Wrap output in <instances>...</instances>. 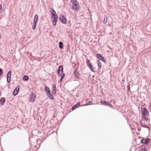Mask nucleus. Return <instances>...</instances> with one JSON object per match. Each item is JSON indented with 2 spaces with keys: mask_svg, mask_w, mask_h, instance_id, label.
<instances>
[{
  "mask_svg": "<svg viewBox=\"0 0 151 151\" xmlns=\"http://www.w3.org/2000/svg\"><path fill=\"white\" fill-rule=\"evenodd\" d=\"M2 72H3L1 68H0V75L1 74V73H2Z\"/></svg>",
  "mask_w": 151,
  "mask_h": 151,
  "instance_id": "c756f323",
  "label": "nucleus"
},
{
  "mask_svg": "<svg viewBox=\"0 0 151 151\" xmlns=\"http://www.w3.org/2000/svg\"><path fill=\"white\" fill-rule=\"evenodd\" d=\"M141 126L143 127L147 128V129H149V127L148 125H143V124L142 123H141Z\"/></svg>",
  "mask_w": 151,
  "mask_h": 151,
  "instance_id": "412c9836",
  "label": "nucleus"
},
{
  "mask_svg": "<svg viewBox=\"0 0 151 151\" xmlns=\"http://www.w3.org/2000/svg\"><path fill=\"white\" fill-rule=\"evenodd\" d=\"M142 112L144 117H145V115H147L149 114V112L147 109L144 108L143 110H142Z\"/></svg>",
  "mask_w": 151,
  "mask_h": 151,
  "instance_id": "0eeeda50",
  "label": "nucleus"
},
{
  "mask_svg": "<svg viewBox=\"0 0 151 151\" xmlns=\"http://www.w3.org/2000/svg\"><path fill=\"white\" fill-rule=\"evenodd\" d=\"M100 102L101 104H107V103L105 101H104L103 100H101L100 101Z\"/></svg>",
  "mask_w": 151,
  "mask_h": 151,
  "instance_id": "bb28decb",
  "label": "nucleus"
},
{
  "mask_svg": "<svg viewBox=\"0 0 151 151\" xmlns=\"http://www.w3.org/2000/svg\"><path fill=\"white\" fill-rule=\"evenodd\" d=\"M63 72V68L62 65H60L57 71V73L58 77H60L62 76Z\"/></svg>",
  "mask_w": 151,
  "mask_h": 151,
  "instance_id": "f03ea898",
  "label": "nucleus"
},
{
  "mask_svg": "<svg viewBox=\"0 0 151 151\" xmlns=\"http://www.w3.org/2000/svg\"><path fill=\"white\" fill-rule=\"evenodd\" d=\"M150 140V139L149 138H147L145 140L142 139L141 140V142L142 143L147 144L149 142Z\"/></svg>",
  "mask_w": 151,
  "mask_h": 151,
  "instance_id": "1a4fd4ad",
  "label": "nucleus"
},
{
  "mask_svg": "<svg viewBox=\"0 0 151 151\" xmlns=\"http://www.w3.org/2000/svg\"><path fill=\"white\" fill-rule=\"evenodd\" d=\"M38 19V16L37 14H36L35 17L34 19V22L37 23Z\"/></svg>",
  "mask_w": 151,
  "mask_h": 151,
  "instance_id": "f3484780",
  "label": "nucleus"
},
{
  "mask_svg": "<svg viewBox=\"0 0 151 151\" xmlns=\"http://www.w3.org/2000/svg\"><path fill=\"white\" fill-rule=\"evenodd\" d=\"M12 72L11 71H9L7 75V82L10 83V80L8 81V79L11 78Z\"/></svg>",
  "mask_w": 151,
  "mask_h": 151,
  "instance_id": "9b49d317",
  "label": "nucleus"
},
{
  "mask_svg": "<svg viewBox=\"0 0 151 151\" xmlns=\"http://www.w3.org/2000/svg\"><path fill=\"white\" fill-rule=\"evenodd\" d=\"M107 22V17H104V20L103 23L104 24H105Z\"/></svg>",
  "mask_w": 151,
  "mask_h": 151,
  "instance_id": "a878e982",
  "label": "nucleus"
},
{
  "mask_svg": "<svg viewBox=\"0 0 151 151\" xmlns=\"http://www.w3.org/2000/svg\"><path fill=\"white\" fill-rule=\"evenodd\" d=\"M0 38H1V36H0Z\"/></svg>",
  "mask_w": 151,
  "mask_h": 151,
  "instance_id": "e433bc0d",
  "label": "nucleus"
},
{
  "mask_svg": "<svg viewBox=\"0 0 151 151\" xmlns=\"http://www.w3.org/2000/svg\"><path fill=\"white\" fill-rule=\"evenodd\" d=\"M144 117L145 121H147V120L148 119L145 116V117Z\"/></svg>",
  "mask_w": 151,
  "mask_h": 151,
  "instance_id": "7c9ffc66",
  "label": "nucleus"
},
{
  "mask_svg": "<svg viewBox=\"0 0 151 151\" xmlns=\"http://www.w3.org/2000/svg\"><path fill=\"white\" fill-rule=\"evenodd\" d=\"M65 76V74L64 73H63V74L62 75V76H61V78L60 80V82H61L63 80V78Z\"/></svg>",
  "mask_w": 151,
  "mask_h": 151,
  "instance_id": "5701e85b",
  "label": "nucleus"
},
{
  "mask_svg": "<svg viewBox=\"0 0 151 151\" xmlns=\"http://www.w3.org/2000/svg\"><path fill=\"white\" fill-rule=\"evenodd\" d=\"M52 89V92L55 95L56 94V89Z\"/></svg>",
  "mask_w": 151,
  "mask_h": 151,
  "instance_id": "cd10ccee",
  "label": "nucleus"
},
{
  "mask_svg": "<svg viewBox=\"0 0 151 151\" xmlns=\"http://www.w3.org/2000/svg\"><path fill=\"white\" fill-rule=\"evenodd\" d=\"M56 86L55 85V84L53 85L52 89H54L55 90V89H56Z\"/></svg>",
  "mask_w": 151,
  "mask_h": 151,
  "instance_id": "c85d7f7f",
  "label": "nucleus"
},
{
  "mask_svg": "<svg viewBox=\"0 0 151 151\" xmlns=\"http://www.w3.org/2000/svg\"><path fill=\"white\" fill-rule=\"evenodd\" d=\"M96 56L98 58L104 62H105L106 61V60L104 59V58L101 54H97Z\"/></svg>",
  "mask_w": 151,
  "mask_h": 151,
  "instance_id": "6e6552de",
  "label": "nucleus"
},
{
  "mask_svg": "<svg viewBox=\"0 0 151 151\" xmlns=\"http://www.w3.org/2000/svg\"><path fill=\"white\" fill-rule=\"evenodd\" d=\"M91 103V102H88V103H87L86 104V106H87V105H90V103Z\"/></svg>",
  "mask_w": 151,
  "mask_h": 151,
  "instance_id": "2f4dec72",
  "label": "nucleus"
},
{
  "mask_svg": "<svg viewBox=\"0 0 151 151\" xmlns=\"http://www.w3.org/2000/svg\"><path fill=\"white\" fill-rule=\"evenodd\" d=\"M80 103L79 102H78L75 105L73 106L76 108V109L78 108L79 106L80 105Z\"/></svg>",
  "mask_w": 151,
  "mask_h": 151,
  "instance_id": "393cba45",
  "label": "nucleus"
},
{
  "mask_svg": "<svg viewBox=\"0 0 151 151\" xmlns=\"http://www.w3.org/2000/svg\"><path fill=\"white\" fill-rule=\"evenodd\" d=\"M1 104V105H3L5 101V99L4 97L2 98L0 100Z\"/></svg>",
  "mask_w": 151,
  "mask_h": 151,
  "instance_id": "4468645a",
  "label": "nucleus"
},
{
  "mask_svg": "<svg viewBox=\"0 0 151 151\" xmlns=\"http://www.w3.org/2000/svg\"><path fill=\"white\" fill-rule=\"evenodd\" d=\"M59 47L60 49H63V44L61 42H60L59 43Z\"/></svg>",
  "mask_w": 151,
  "mask_h": 151,
  "instance_id": "a211bd4d",
  "label": "nucleus"
},
{
  "mask_svg": "<svg viewBox=\"0 0 151 151\" xmlns=\"http://www.w3.org/2000/svg\"><path fill=\"white\" fill-rule=\"evenodd\" d=\"M19 87L17 86L13 92V94L14 96H15L19 92Z\"/></svg>",
  "mask_w": 151,
  "mask_h": 151,
  "instance_id": "9d476101",
  "label": "nucleus"
},
{
  "mask_svg": "<svg viewBox=\"0 0 151 151\" xmlns=\"http://www.w3.org/2000/svg\"><path fill=\"white\" fill-rule=\"evenodd\" d=\"M71 2L73 4V9L76 11H77L79 6L78 1L76 0H71Z\"/></svg>",
  "mask_w": 151,
  "mask_h": 151,
  "instance_id": "f257e3e1",
  "label": "nucleus"
},
{
  "mask_svg": "<svg viewBox=\"0 0 151 151\" xmlns=\"http://www.w3.org/2000/svg\"><path fill=\"white\" fill-rule=\"evenodd\" d=\"M75 109L76 108L74 106H73L71 108V109L72 110H73Z\"/></svg>",
  "mask_w": 151,
  "mask_h": 151,
  "instance_id": "473e14b6",
  "label": "nucleus"
},
{
  "mask_svg": "<svg viewBox=\"0 0 151 151\" xmlns=\"http://www.w3.org/2000/svg\"><path fill=\"white\" fill-rule=\"evenodd\" d=\"M59 19L62 23L65 24L66 23V18L64 16H60Z\"/></svg>",
  "mask_w": 151,
  "mask_h": 151,
  "instance_id": "423d86ee",
  "label": "nucleus"
},
{
  "mask_svg": "<svg viewBox=\"0 0 151 151\" xmlns=\"http://www.w3.org/2000/svg\"><path fill=\"white\" fill-rule=\"evenodd\" d=\"M69 47V45H68V46H67V50H68V47Z\"/></svg>",
  "mask_w": 151,
  "mask_h": 151,
  "instance_id": "f704fd0d",
  "label": "nucleus"
},
{
  "mask_svg": "<svg viewBox=\"0 0 151 151\" xmlns=\"http://www.w3.org/2000/svg\"><path fill=\"white\" fill-rule=\"evenodd\" d=\"M86 63L87 66L89 67V68L90 69V70L93 72H94V70H93V68L91 64V63L90 62L89 60L87 59Z\"/></svg>",
  "mask_w": 151,
  "mask_h": 151,
  "instance_id": "39448f33",
  "label": "nucleus"
},
{
  "mask_svg": "<svg viewBox=\"0 0 151 151\" xmlns=\"http://www.w3.org/2000/svg\"><path fill=\"white\" fill-rule=\"evenodd\" d=\"M130 84L129 83H128L127 85V91H129L130 90Z\"/></svg>",
  "mask_w": 151,
  "mask_h": 151,
  "instance_id": "b1692460",
  "label": "nucleus"
},
{
  "mask_svg": "<svg viewBox=\"0 0 151 151\" xmlns=\"http://www.w3.org/2000/svg\"><path fill=\"white\" fill-rule=\"evenodd\" d=\"M74 75L75 76L76 78H78L79 77V74L78 72L76 69L74 70Z\"/></svg>",
  "mask_w": 151,
  "mask_h": 151,
  "instance_id": "ddd939ff",
  "label": "nucleus"
},
{
  "mask_svg": "<svg viewBox=\"0 0 151 151\" xmlns=\"http://www.w3.org/2000/svg\"><path fill=\"white\" fill-rule=\"evenodd\" d=\"M50 12L51 13L52 16L57 15L55 11L52 8H50Z\"/></svg>",
  "mask_w": 151,
  "mask_h": 151,
  "instance_id": "f8f14e48",
  "label": "nucleus"
},
{
  "mask_svg": "<svg viewBox=\"0 0 151 151\" xmlns=\"http://www.w3.org/2000/svg\"><path fill=\"white\" fill-rule=\"evenodd\" d=\"M45 91L46 93L47 94L48 93H50V91L49 87L47 86H45Z\"/></svg>",
  "mask_w": 151,
  "mask_h": 151,
  "instance_id": "2eb2a0df",
  "label": "nucleus"
},
{
  "mask_svg": "<svg viewBox=\"0 0 151 151\" xmlns=\"http://www.w3.org/2000/svg\"><path fill=\"white\" fill-rule=\"evenodd\" d=\"M36 95L33 93H31L30 96L29 101L31 102H34L35 101Z\"/></svg>",
  "mask_w": 151,
  "mask_h": 151,
  "instance_id": "7ed1b4c3",
  "label": "nucleus"
},
{
  "mask_svg": "<svg viewBox=\"0 0 151 151\" xmlns=\"http://www.w3.org/2000/svg\"><path fill=\"white\" fill-rule=\"evenodd\" d=\"M142 151H147V150L145 148H143L142 149Z\"/></svg>",
  "mask_w": 151,
  "mask_h": 151,
  "instance_id": "72a5a7b5",
  "label": "nucleus"
},
{
  "mask_svg": "<svg viewBox=\"0 0 151 151\" xmlns=\"http://www.w3.org/2000/svg\"><path fill=\"white\" fill-rule=\"evenodd\" d=\"M47 96H48V97L49 99H54V96L52 94H51L50 93L47 94Z\"/></svg>",
  "mask_w": 151,
  "mask_h": 151,
  "instance_id": "dca6fc26",
  "label": "nucleus"
},
{
  "mask_svg": "<svg viewBox=\"0 0 151 151\" xmlns=\"http://www.w3.org/2000/svg\"><path fill=\"white\" fill-rule=\"evenodd\" d=\"M97 63H98V66L99 68H101L102 66L101 63L99 60H97Z\"/></svg>",
  "mask_w": 151,
  "mask_h": 151,
  "instance_id": "aec40b11",
  "label": "nucleus"
},
{
  "mask_svg": "<svg viewBox=\"0 0 151 151\" xmlns=\"http://www.w3.org/2000/svg\"><path fill=\"white\" fill-rule=\"evenodd\" d=\"M52 19H53L52 23L53 25L55 26L56 24L58 19V17L57 15L51 17Z\"/></svg>",
  "mask_w": 151,
  "mask_h": 151,
  "instance_id": "20e7f679",
  "label": "nucleus"
},
{
  "mask_svg": "<svg viewBox=\"0 0 151 151\" xmlns=\"http://www.w3.org/2000/svg\"><path fill=\"white\" fill-rule=\"evenodd\" d=\"M23 79L24 80L27 81L29 79V77L25 75L23 77Z\"/></svg>",
  "mask_w": 151,
  "mask_h": 151,
  "instance_id": "6ab92c4d",
  "label": "nucleus"
},
{
  "mask_svg": "<svg viewBox=\"0 0 151 151\" xmlns=\"http://www.w3.org/2000/svg\"><path fill=\"white\" fill-rule=\"evenodd\" d=\"M33 25L32 26V29L33 30H35L36 28L37 23L34 22Z\"/></svg>",
  "mask_w": 151,
  "mask_h": 151,
  "instance_id": "4be33fe9",
  "label": "nucleus"
},
{
  "mask_svg": "<svg viewBox=\"0 0 151 151\" xmlns=\"http://www.w3.org/2000/svg\"><path fill=\"white\" fill-rule=\"evenodd\" d=\"M10 79H11V78L8 79V81L10 80Z\"/></svg>",
  "mask_w": 151,
  "mask_h": 151,
  "instance_id": "c9c22d12",
  "label": "nucleus"
}]
</instances>
